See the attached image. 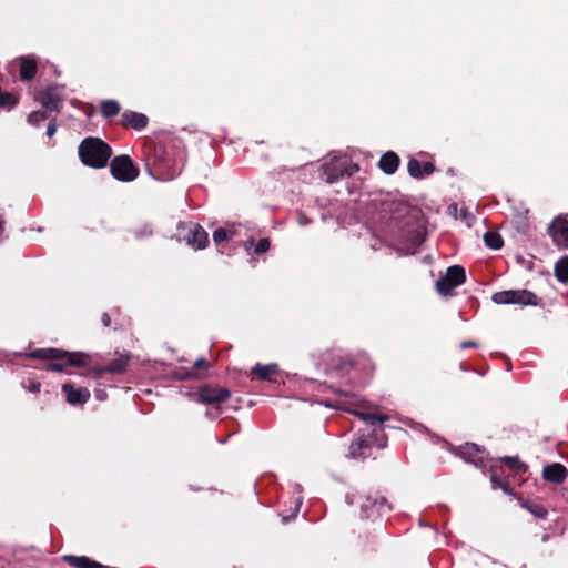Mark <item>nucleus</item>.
I'll return each instance as SVG.
<instances>
[{
	"label": "nucleus",
	"mask_w": 568,
	"mask_h": 568,
	"mask_svg": "<svg viewBox=\"0 0 568 568\" xmlns=\"http://www.w3.org/2000/svg\"><path fill=\"white\" fill-rule=\"evenodd\" d=\"M519 504L537 519H546L548 516V509L538 501L520 498Z\"/></svg>",
	"instance_id": "obj_23"
},
{
	"label": "nucleus",
	"mask_w": 568,
	"mask_h": 568,
	"mask_svg": "<svg viewBox=\"0 0 568 568\" xmlns=\"http://www.w3.org/2000/svg\"><path fill=\"white\" fill-rule=\"evenodd\" d=\"M230 240V230L226 227H219L213 232V241L215 244H221Z\"/></svg>",
	"instance_id": "obj_32"
},
{
	"label": "nucleus",
	"mask_w": 568,
	"mask_h": 568,
	"mask_svg": "<svg viewBox=\"0 0 568 568\" xmlns=\"http://www.w3.org/2000/svg\"><path fill=\"white\" fill-rule=\"evenodd\" d=\"M500 460L505 463L509 468L516 470L517 473H519L524 468V465L520 463L518 457L506 456L503 457Z\"/></svg>",
	"instance_id": "obj_34"
},
{
	"label": "nucleus",
	"mask_w": 568,
	"mask_h": 568,
	"mask_svg": "<svg viewBox=\"0 0 568 568\" xmlns=\"http://www.w3.org/2000/svg\"><path fill=\"white\" fill-rule=\"evenodd\" d=\"M209 367V362L205 358L201 357L194 362L191 369H194V372L199 373L200 369H207Z\"/></svg>",
	"instance_id": "obj_36"
},
{
	"label": "nucleus",
	"mask_w": 568,
	"mask_h": 568,
	"mask_svg": "<svg viewBox=\"0 0 568 568\" xmlns=\"http://www.w3.org/2000/svg\"><path fill=\"white\" fill-rule=\"evenodd\" d=\"M358 170V165L347 159L334 160L324 165V174L328 183H335L344 176H351Z\"/></svg>",
	"instance_id": "obj_13"
},
{
	"label": "nucleus",
	"mask_w": 568,
	"mask_h": 568,
	"mask_svg": "<svg viewBox=\"0 0 568 568\" xmlns=\"http://www.w3.org/2000/svg\"><path fill=\"white\" fill-rule=\"evenodd\" d=\"M346 499L348 504L359 506L364 519H376L392 510L387 498L377 490H368L352 498L347 496Z\"/></svg>",
	"instance_id": "obj_4"
},
{
	"label": "nucleus",
	"mask_w": 568,
	"mask_h": 568,
	"mask_svg": "<svg viewBox=\"0 0 568 568\" xmlns=\"http://www.w3.org/2000/svg\"><path fill=\"white\" fill-rule=\"evenodd\" d=\"M231 392L217 385L205 384L197 388L194 393H187V397L203 405H220L231 398Z\"/></svg>",
	"instance_id": "obj_7"
},
{
	"label": "nucleus",
	"mask_w": 568,
	"mask_h": 568,
	"mask_svg": "<svg viewBox=\"0 0 568 568\" xmlns=\"http://www.w3.org/2000/svg\"><path fill=\"white\" fill-rule=\"evenodd\" d=\"M555 275L559 282H568V256L560 258L555 265Z\"/></svg>",
	"instance_id": "obj_28"
},
{
	"label": "nucleus",
	"mask_w": 568,
	"mask_h": 568,
	"mask_svg": "<svg viewBox=\"0 0 568 568\" xmlns=\"http://www.w3.org/2000/svg\"><path fill=\"white\" fill-rule=\"evenodd\" d=\"M407 171L410 176L415 179H423L422 164L417 159H409L407 163Z\"/></svg>",
	"instance_id": "obj_31"
},
{
	"label": "nucleus",
	"mask_w": 568,
	"mask_h": 568,
	"mask_svg": "<svg viewBox=\"0 0 568 568\" xmlns=\"http://www.w3.org/2000/svg\"><path fill=\"white\" fill-rule=\"evenodd\" d=\"M477 344L475 342H464L462 343L460 347L462 348H466V347H476Z\"/></svg>",
	"instance_id": "obj_40"
},
{
	"label": "nucleus",
	"mask_w": 568,
	"mask_h": 568,
	"mask_svg": "<svg viewBox=\"0 0 568 568\" xmlns=\"http://www.w3.org/2000/svg\"><path fill=\"white\" fill-rule=\"evenodd\" d=\"M62 392L70 405H82L90 399V392L87 388H74L71 383L62 385Z\"/></svg>",
	"instance_id": "obj_17"
},
{
	"label": "nucleus",
	"mask_w": 568,
	"mask_h": 568,
	"mask_svg": "<svg viewBox=\"0 0 568 568\" xmlns=\"http://www.w3.org/2000/svg\"><path fill=\"white\" fill-rule=\"evenodd\" d=\"M485 245L491 250H499L504 245L503 237L499 233L488 231L484 234Z\"/></svg>",
	"instance_id": "obj_27"
},
{
	"label": "nucleus",
	"mask_w": 568,
	"mask_h": 568,
	"mask_svg": "<svg viewBox=\"0 0 568 568\" xmlns=\"http://www.w3.org/2000/svg\"><path fill=\"white\" fill-rule=\"evenodd\" d=\"M567 477L568 469L559 463H552L542 469V478L552 484H561Z\"/></svg>",
	"instance_id": "obj_19"
},
{
	"label": "nucleus",
	"mask_w": 568,
	"mask_h": 568,
	"mask_svg": "<svg viewBox=\"0 0 568 568\" xmlns=\"http://www.w3.org/2000/svg\"><path fill=\"white\" fill-rule=\"evenodd\" d=\"M49 118L47 110H37L28 115V123L32 126L39 128L40 124Z\"/></svg>",
	"instance_id": "obj_30"
},
{
	"label": "nucleus",
	"mask_w": 568,
	"mask_h": 568,
	"mask_svg": "<svg viewBox=\"0 0 568 568\" xmlns=\"http://www.w3.org/2000/svg\"><path fill=\"white\" fill-rule=\"evenodd\" d=\"M27 358L47 362L45 371L62 373L68 366L80 367L87 365L89 355L82 352H67L61 348H37L26 355Z\"/></svg>",
	"instance_id": "obj_3"
},
{
	"label": "nucleus",
	"mask_w": 568,
	"mask_h": 568,
	"mask_svg": "<svg viewBox=\"0 0 568 568\" xmlns=\"http://www.w3.org/2000/svg\"><path fill=\"white\" fill-rule=\"evenodd\" d=\"M548 233L557 246L568 248V214L555 217L548 226Z\"/></svg>",
	"instance_id": "obj_14"
},
{
	"label": "nucleus",
	"mask_w": 568,
	"mask_h": 568,
	"mask_svg": "<svg viewBox=\"0 0 568 568\" xmlns=\"http://www.w3.org/2000/svg\"><path fill=\"white\" fill-rule=\"evenodd\" d=\"M143 159L148 173L160 181L173 180L184 165L183 152L163 142H146L143 146Z\"/></svg>",
	"instance_id": "obj_2"
},
{
	"label": "nucleus",
	"mask_w": 568,
	"mask_h": 568,
	"mask_svg": "<svg viewBox=\"0 0 568 568\" xmlns=\"http://www.w3.org/2000/svg\"><path fill=\"white\" fill-rule=\"evenodd\" d=\"M179 236L194 250H203L209 245L207 232L196 223L180 222L178 225Z\"/></svg>",
	"instance_id": "obj_10"
},
{
	"label": "nucleus",
	"mask_w": 568,
	"mask_h": 568,
	"mask_svg": "<svg viewBox=\"0 0 568 568\" xmlns=\"http://www.w3.org/2000/svg\"><path fill=\"white\" fill-rule=\"evenodd\" d=\"M491 301L496 304H518L521 306H537L540 298L528 290H508L496 292L491 296Z\"/></svg>",
	"instance_id": "obj_9"
},
{
	"label": "nucleus",
	"mask_w": 568,
	"mask_h": 568,
	"mask_svg": "<svg viewBox=\"0 0 568 568\" xmlns=\"http://www.w3.org/2000/svg\"><path fill=\"white\" fill-rule=\"evenodd\" d=\"M226 229L230 230V240L233 239L236 235V229L234 226Z\"/></svg>",
	"instance_id": "obj_41"
},
{
	"label": "nucleus",
	"mask_w": 568,
	"mask_h": 568,
	"mask_svg": "<svg viewBox=\"0 0 568 568\" xmlns=\"http://www.w3.org/2000/svg\"><path fill=\"white\" fill-rule=\"evenodd\" d=\"M356 416L359 417L368 427L374 428H382L381 424L385 420H388L387 415H379V414H373V413H364V412H357Z\"/></svg>",
	"instance_id": "obj_24"
},
{
	"label": "nucleus",
	"mask_w": 568,
	"mask_h": 568,
	"mask_svg": "<svg viewBox=\"0 0 568 568\" xmlns=\"http://www.w3.org/2000/svg\"><path fill=\"white\" fill-rule=\"evenodd\" d=\"M111 154V148L99 138H87L79 145L80 160L87 166L103 168Z\"/></svg>",
	"instance_id": "obj_5"
},
{
	"label": "nucleus",
	"mask_w": 568,
	"mask_h": 568,
	"mask_svg": "<svg viewBox=\"0 0 568 568\" xmlns=\"http://www.w3.org/2000/svg\"><path fill=\"white\" fill-rule=\"evenodd\" d=\"M38 71L37 61L30 57H20L19 75L21 81H31Z\"/></svg>",
	"instance_id": "obj_20"
},
{
	"label": "nucleus",
	"mask_w": 568,
	"mask_h": 568,
	"mask_svg": "<svg viewBox=\"0 0 568 568\" xmlns=\"http://www.w3.org/2000/svg\"><path fill=\"white\" fill-rule=\"evenodd\" d=\"M173 377L178 381H186V379H193V378H200L201 375L194 369L186 368V367H179L173 372Z\"/></svg>",
	"instance_id": "obj_29"
},
{
	"label": "nucleus",
	"mask_w": 568,
	"mask_h": 568,
	"mask_svg": "<svg viewBox=\"0 0 568 568\" xmlns=\"http://www.w3.org/2000/svg\"><path fill=\"white\" fill-rule=\"evenodd\" d=\"M120 104L115 100L102 101L100 112L105 119L113 118L120 113Z\"/></svg>",
	"instance_id": "obj_25"
},
{
	"label": "nucleus",
	"mask_w": 568,
	"mask_h": 568,
	"mask_svg": "<svg viewBox=\"0 0 568 568\" xmlns=\"http://www.w3.org/2000/svg\"><path fill=\"white\" fill-rule=\"evenodd\" d=\"M399 156L393 152V151H387L386 153H384L379 161H378V168L385 173V174H394L396 172V170L398 169V165H399Z\"/></svg>",
	"instance_id": "obj_21"
},
{
	"label": "nucleus",
	"mask_w": 568,
	"mask_h": 568,
	"mask_svg": "<svg viewBox=\"0 0 568 568\" xmlns=\"http://www.w3.org/2000/svg\"><path fill=\"white\" fill-rule=\"evenodd\" d=\"M129 364V356L121 355L114 359H112L108 365L98 366L93 368V372L97 376H101L103 374H123L126 371Z\"/></svg>",
	"instance_id": "obj_18"
},
{
	"label": "nucleus",
	"mask_w": 568,
	"mask_h": 568,
	"mask_svg": "<svg viewBox=\"0 0 568 568\" xmlns=\"http://www.w3.org/2000/svg\"><path fill=\"white\" fill-rule=\"evenodd\" d=\"M36 100L48 112L60 113L65 100V87L57 83L48 85L37 93Z\"/></svg>",
	"instance_id": "obj_8"
},
{
	"label": "nucleus",
	"mask_w": 568,
	"mask_h": 568,
	"mask_svg": "<svg viewBox=\"0 0 568 568\" xmlns=\"http://www.w3.org/2000/svg\"><path fill=\"white\" fill-rule=\"evenodd\" d=\"M244 248L250 251L252 246H254V253L263 254L270 250L271 242L267 237L260 239L256 244H254V240L250 239L244 242Z\"/></svg>",
	"instance_id": "obj_26"
},
{
	"label": "nucleus",
	"mask_w": 568,
	"mask_h": 568,
	"mask_svg": "<svg viewBox=\"0 0 568 568\" xmlns=\"http://www.w3.org/2000/svg\"><path fill=\"white\" fill-rule=\"evenodd\" d=\"M435 171V165L432 162H424L422 164L423 178L430 175Z\"/></svg>",
	"instance_id": "obj_37"
},
{
	"label": "nucleus",
	"mask_w": 568,
	"mask_h": 568,
	"mask_svg": "<svg viewBox=\"0 0 568 568\" xmlns=\"http://www.w3.org/2000/svg\"><path fill=\"white\" fill-rule=\"evenodd\" d=\"M387 444L383 428L362 429L361 434L351 443L349 454L354 458H365L372 447L384 448Z\"/></svg>",
	"instance_id": "obj_6"
},
{
	"label": "nucleus",
	"mask_w": 568,
	"mask_h": 568,
	"mask_svg": "<svg viewBox=\"0 0 568 568\" xmlns=\"http://www.w3.org/2000/svg\"><path fill=\"white\" fill-rule=\"evenodd\" d=\"M23 387L30 393H39L41 383L36 379H29L28 384H23Z\"/></svg>",
	"instance_id": "obj_35"
},
{
	"label": "nucleus",
	"mask_w": 568,
	"mask_h": 568,
	"mask_svg": "<svg viewBox=\"0 0 568 568\" xmlns=\"http://www.w3.org/2000/svg\"><path fill=\"white\" fill-rule=\"evenodd\" d=\"M460 456L468 463L484 467L487 454L486 450L478 445L467 443L460 447Z\"/></svg>",
	"instance_id": "obj_15"
},
{
	"label": "nucleus",
	"mask_w": 568,
	"mask_h": 568,
	"mask_svg": "<svg viewBox=\"0 0 568 568\" xmlns=\"http://www.w3.org/2000/svg\"><path fill=\"white\" fill-rule=\"evenodd\" d=\"M101 322L105 327H109L111 325V317L108 313H103L101 316Z\"/></svg>",
	"instance_id": "obj_39"
},
{
	"label": "nucleus",
	"mask_w": 568,
	"mask_h": 568,
	"mask_svg": "<svg viewBox=\"0 0 568 568\" xmlns=\"http://www.w3.org/2000/svg\"><path fill=\"white\" fill-rule=\"evenodd\" d=\"M373 219L383 232L400 242L415 244L420 241L417 213L402 201L381 202Z\"/></svg>",
	"instance_id": "obj_1"
},
{
	"label": "nucleus",
	"mask_w": 568,
	"mask_h": 568,
	"mask_svg": "<svg viewBox=\"0 0 568 568\" xmlns=\"http://www.w3.org/2000/svg\"><path fill=\"white\" fill-rule=\"evenodd\" d=\"M298 511V508L295 509L294 514H292L290 517H283V523H287L291 518H294Z\"/></svg>",
	"instance_id": "obj_42"
},
{
	"label": "nucleus",
	"mask_w": 568,
	"mask_h": 568,
	"mask_svg": "<svg viewBox=\"0 0 568 568\" xmlns=\"http://www.w3.org/2000/svg\"><path fill=\"white\" fill-rule=\"evenodd\" d=\"M110 171L114 179L122 182L134 181L140 172L129 155L115 156L111 161Z\"/></svg>",
	"instance_id": "obj_12"
},
{
	"label": "nucleus",
	"mask_w": 568,
	"mask_h": 568,
	"mask_svg": "<svg viewBox=\"0 0 568 568\" xmlns=\"http://www.w3.org/2000/svg\"><path fill=\"white\" fill-rule=\"evenodd\" d=\"M278 367L276 364H256L251 369V375L253 378L260 379V381H272V377L277 374Z\"/></svg>",
	"instance_id": "obj_22"
},
{
	"label": "nucleus",
	"mask_w": 568,
	"mask_h": 568,
	"mask_svg": "<svg viewBox=\"0 0 568 568\" xmlns=\"http://www.w3.org/2000/svg\"><path fill=\"white\" fill-rule=\"evenodd\" d=\"M57 132V121H55V118L51 119L47 125V132L45 134L49 136V138H52Z\"/></svg>",
	"instance_id": "obj_38"
},
{
	"label": "nucleus",
	"mask_w": 568,
	"mask_h": 568,
	"mask_svg": "<svg viewBox=\"0 0 568 568\" xmlns=\"http://www.w3.org/2000/svg\"><path fill=\"white\" fill-rule=\"evenodd\" d=\"M490 481L493 484V487L494 488H500L503 489L505 493H509V487H508V483L505 481L504 479H501L495 470H491V474H490Z\"/></svg>",
	"instance_id": "obj_33"
},
{
	"label": "nucleus",
	"mask_w": 568,
	"mask_h": 568,
	"mask_svg": "<svg viewBox=\"0 0 568 568\" xmlns=\"http://www.w3.org/2000/svg\"><path fill=\"white\" fill-rule=\"evenodd\" d=\"M466 281L465 268L460 265H453L446 270L445 275L436 282V290L440 295L447 296L453 290Z\"/></svg>",
	"instance_id": "obj_11"
},
{
	"label": "nucleus",
	"mask_w": 568,
	"mask_h": 568,
	"mask_svg": "<svg viewBox=\"0 0 568 568\" xmlns=\"http://www.w3.org/2000/svg\"><path fill=\"white\" fill-rule=\"evenodd\" d=\"M149 119L145 114L126 110L121 115L120 124L125 129L141 131L146 128Z\"/></svg>",
	"instance_id": "obj_16"
}]
</instances>
